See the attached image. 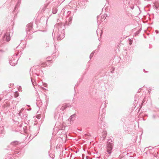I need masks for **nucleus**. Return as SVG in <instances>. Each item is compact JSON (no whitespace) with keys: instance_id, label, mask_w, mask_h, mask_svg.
<instances>
[{"instance_id":"38","label":"nucleus","mask_w":159,"mask_h":159,"mask_svg":"<svg viewBox=\"0 0 159 159\" xmlns=\"http://www.w3.org/2000/svg\"><path fill=\"white\" fill-rule=\"evenodd\" d=\"M152 117L153 118L155 119L156 118V116L154 115H153L152 116Z\"/></svg>"},{"instance_id":"40","label":"nucleus","mask_w":159,"mask_h":159,"mask_svg":"<svg viewBox=\"0 0 159 159\" xmlns=\"http://www.w3.org/2000/svg\"><path fill=\"white\" fill-rule=\"evenodd\" d=\"M31 82H32V84H33V85H34V83H33V80H32V77H31Z\"/></svg>"},{"instance_id":"23","label":"nucleus","mask_w":159,"mask_h":159,"mask_svg":"<svg viewBox=\"0 0 159 159\" xmlns=\"http://www.w3.org/2000/svg\"><path fill=\"white\" fill-rule=\"evenodd\" d=\"M57 11V9L56 7H53L52 8V12L53 14H55L56 13Z\"/></svg>"},{"instance_id":"19","label":"nucleus","mask_w":159,"mask_h":159,"mask_svg":"<svg viewBox=\"0 0 159 159\" xmlns=\"http://www.w3.org/2000/svg\"><path fill=\"white\" fill-rule=\"evenodd\" d=\"M65 15L66 16L67 18L70 17L71 16H72V13H71V11H68L67 12L65 13Z\"/></svg>"},{"instance_id":"32","label":"nucleus","mask_w":159,"mask_h":159,"mask_svg":"<svg viewBox=\"0 0 159 159\" xmlns=\"http://www.w3.org/2000/svg\"><path fill=\"white\" fill-rule=\"evenodd\" d=\"M105 103H106V102H105V101L103 102L102 103L101 107L103 106H103L104 107H106V106H104Z\"/></svg>"},{"instance_id":"59","label":"nucleus","mask_w":159,"mask_h":159,"mask_svg":"<svg viewBox=\"0 0 159 159\" xmlns=\"http://www.w3.org/2000/svg\"><path fill=\"white\" fill-rule=\"evenodd\" d=\"M31 110V109H29V110H28V111H29V110Z\"/></svg>"},{"instance_id":"35","label":"nucleus","mask_w":159,"mask_h":159,"mask_svg":"<svg viewBox=\"0 0 159 159\" xmlns=\"http://www.w3.org/2000/svg\"><path fill=\"white\" fill-rule=\"evenodd\" d=\"M155 32L156 34H158L159 33V31L158 30H155Z\"/></svg>"},{"instance_id":"34","label":"nucleus","mask_w":159,"mask_h":159,"mask_svg":"<svg viewBox=\"0 0 159 159\" xmlns=\"http://www.w3.org/2000/svg\"><path fill=\"white\" fill-rule=\"evenodd\" d=\"M138 95H137L136 94L135 95V99H134V101H137V100H136V98L137 97Z\"/></svg>"},{"instance_id":"62","label":"nucleus","mask_w":159,"mask_h":159,"mask_svg":"<svg viewBox=\"0 0 159 159\" xmlns=\"http://www.w3.org/2000/svg\"><path fill=\"white\" fill-rule=\"evenodd\" d=\"M31 110V109H29V110H28V111H29V110Z\"/></svg>"},{"instance_id":"31","label":"nucleus","mask_w":159,"mask_h":159,"mask_svg":"<svg viewBox=\"0 0 159 159\" xmlns=\"http://www.w3.org/2000/svg\"><path fill=\"white\" fill-rule=\"evenodd\" d=\"M6 106L7 107H8L10 106L9 103H6V104H4V106Z\"/></svg>"},{"instance_id":"1","label":"nucleus","mask_w":159,"mask_h":159,"mask_svg":"<svg viewBox=\"0 0 159 159\" xmlns=\"http://www.w3.org/2000/svg\"><path fill=\"white\" fill-rule=\"evenodd\" d=\"M20 142L18 141H14L11 142L10 145L7 146V150H10L11 151L8 153L9 154L6 158L7 159H11L13 157H20L21 154L20 150L18 148V146L20 144Z\"/></svg>"},{"instance_id":"58","label":"nucleus","mask_w":159,"mask_h":159,"mask_svg":"<svg viewBox=\"0 0 159 159\" xmlns=\"http://www.w3.org/2000/svg\"><path fill=\"white\" fill-rule=\"evenodd\" d=\"M48 61H52V60H48Z\"/></svg>"},{"instance_id":"53","label":"nucleus","mask_w":159,"mask_h":159,"mask_svg":"<svg viewBox=\"0 0 159 159\" xmlns=\"http://www.w3.org/2000/svg\"><path fill=\"white\" fill-rule=\"evenodd\" d=\"M37 66H35V67H34V68H37Z\"/></svg>"},{"instance_id":"13","label":"nucleus","mask_w":159,"mask_h":159,"mask_svg":"<svg viewBox=\"0 0 159 159\" xmlns=\"http://www.w3.org/2000/svg\"><path fill=\"white\" fill-rule=\"evenodd\" d=\"M105 114L104 113H102L101 111L99 112V118H100V120L102 121L103 120V118H104Z\"/></svg>"},{"instance_id":"24","label":"nucleus","mask_w":159,"mask_h":159,"mask_svg":"<svg viewBox=\"0 0 159 159\" xmlns=\"http://www.w3.org/2000/svg\"><path fill=\"white\" fill-rule=\"evenodd\" d=\"M46 65L47 64L45 62H43L41 64H39L38 66L45 67Z\"/></svg>"},{"instance_id":"39","label":"nucleus","mask_w":159,"mask_h":159,"mask_svg":"<svg viewBox=\"0 0 159 159\" xmlns=\"http://www.w3.org/2000/svg\"><path fill=\"white\" fill-rule=\"evenodd\" d=\"M105 134V135H103V136L104 137H106V136H107V133H104Z\"/></svg>"},{"instance_id":"55","label":"nucleus","mask_w":159,"mask_h":159,"mask_svg":"<svg viewBox=\"0 0 159 159\" xmlns=\"http://www.w3.org/2000/svg\"><path fill=\"white\" fill-rule=\"evenodd\" d=\"M148 93H150V91H148Z\"/></svg>"},{"instance_id":"18","label":"nucleus","mask_w":159,"mask_h":159,"mask_svg":"<svg viewBox=\"0 0 159 159\" xmlns=\"http://www.w3.org/2000/svg\"><path fill=\"white\" fill-rule=\"evenodd\" d=\"M74 12H73L72 13V16H70V17H69L68 18H69V19H68V25H70L71 24V22H72V16H73V14H74Z\"/></svg>"},{"instance_id":"36","label":"nucleus","mask_w":159,"mask_h":159,"mask_svg":"<svg viewBox=\"0 0 159 159\" xmlns=\"http://www.w3.org/2000/svg\"><path fill=\"white\" fill-rule=\"evenodd\" d=\"M4 52V51L2 49H0V52L3 53Z\"/></svg>"},{"instance_id":"45","label":"nucleus","mask_w":159,"mask_h":159,"mask_svg":"<svg viewBox=\"0 0 159 159\" xmlns=\"http://www.w3.org/2000/svg\"><path fill=\"white\" fill-rule=\"evenodd\" d=\"M73 2H74V1H72L71 2V3H70V5L71 4H72V3H73Z\"/></svg>"},{"instance_id":"6","label":"nucleus","mask_w":159,"mask_h":159,"mask_svg":"<svg viewBox=\"0 0 159 159\" xmlns=\"http://www.w3.org/2000/svg\"><path fill=\"white\" fill-rule=\"evenodd\" d=\"M33 24L32 23L27 24L26 26V32L27 34H30L31 33L35 32H36L35 30H34L33 28Z\"/></svg>"},{"instance_id":"61","label":"nucleus","mask_w":159,"mask_h":159,"mask_svg":"<svg viewBox=\"0 0 159 159\" xmlns=\"http://www.w3.org/2000/svg\"><path fill=\"white\" fill-rule=\"evenodd\" d=\"M31 110V109H29V110H28V111H29V110Z\"/></svg>"},{"instance_id":"21","label":"nucleus","mask_w":159,"mask_h":159,"mask_svg":"<svg viewBox=\"0 0 159 159\" xmlns=\"http://www.w3.org/2000/svg\"><path fill=\"white\" fill-rule=\"evenodd\" d=\"M146 98H144L143 99V100L142 101V103L140 105V108H141L142 107V106L143 105H144L147 102L146 101Z\"/></svg>"},{"instance_id":"27","label":"nucleus","mask_w":159,"mask_h":159,"mask_svg":"<svg viewBox=\"0 0 159 159\" xmlns=\"http://www.w3.org/2000/svg\"><path fill=\"white\" fill-rule=\"evenodd\" d=\"M95 50L93 51L90 54L89 56V58L90 59H91V58L93 57L94 54L95 53Z\"/></svg>"},{"instance_id":"16","label":"nucleus","mask_w":159,"mask_h":159,"mask_svg":"<svg viewBox=\"0 0 159 159\" xmlns=\"http://www.w3.org/2000/svg\"><path fill=\"white\" fill-rule=\"evenodd\" d=\"M27 114L26 112H24L23 116L21 118L22 121H26L27 120Z\"/></svg>"},{"instance_id":"2","label":"nucleus","mask_w":159,"mask_h":159,"mask_svg":"<svg viewBox=\"0 0 159 159\" xmlns=\"http://www.w3.org/2000/svg\"><path fill=\"white\" fill-rule=\"evenodd\" d=\"M67 23L66 21L64 26L62 23H58L54 26V28L53 30L52 33L53 37H55V36L57 37V40H61L65 37V31L64 29V26Z\"/></svg>"},{"instance_id":"47","label":"nucleus","mask_w":159,"mask_h":159,"mask_svg":"<svg viewBox=\"0 0 159 159\" xmlns=\"http://www.w3.org/2000/svg\"><path fill=\"white\" fill-rule=\"evenodd\" d=\"M102 110H102V112H103V111H105V109H104V108H103Z\"/></svg>"},{"instance_id":"11","label":"nucleus","mask_w":159,"mask_h":159,"mask_svg":"<svg viewBox=\"0 0 159 159\" xmlns=\"http://www.w3.org/2000/svg\"><path fill=\"white\" fill-rule=\"evenodd\" d=\"M4 134L5 131L3 126L0 127V137L3 136Z\"/></svg>"},{"instance_id":"52","label":"nucleus","mask_w":159,"mask_h":159,"mask_svg":"<svg viewBox=\"0 0 159 159\" xmlns=\"http://www.w3.org/2000/svg\"><path fill=\"white\" fill-rule=\"evenodd\" d=\"M100 46V44H99L98 46V48H99Z\"/></svg>"},{"instance_id":"10","label":"nucleus","mask_w":159,"mask_h":159,"mask_svg":"<svg viewBox=\"0 0 159 159\" xmlns=\"http://www.w3.org/2000/svg\"><path fill=\"white\" fill-rule=\"evenodd\" d=\"M24 108H22L18 114V115L20 116L21 119L22 117V116H23L24 112H25V111H24Z\"/></svg>"},{"instance_id":"5","label":"nucleus","mask_w":159,"mask_h":159,"mask_svg":"<svg viewBox=\"0 0 159 159\" xmlns=\"http://www.w3.org/2000/svg\"><path fill=\"white\" fill-rule=\"evenodd\" d=\"M14 121L16 122L15 123H18V125L17 126V129L18 131H20L21 132H22V130H23L24 133H27V127L25 125H27L26 124L24 123V124H23V123H21L20 125H19V123L17 121Z\"/></svg>"},{"instance_id":"20","label":"nucleus","mask_w":159,"mask_h":159,"mask_svg":"<svg viewBox=\"0 0 159 159\" xmlns=\"http://www.w3.org/2000/svg\"><path fill=\"white\" fill-rule=\"evenodd\" d=\"M75 114H74L71 115L69 118V120L70 121L73 120L75 119Z\"/></svg>"},{"instance_id":"54","label":"nucleus","mask_w":159,"mask_h":159,"mask_svg":"<svg viewBox=\"0 0 159 159\" xmlns=\"http://www.w3.org/2000/svg\"><path fill=\"white\" fill-rule=\"evenodd\" d=\"M106 1H107V2H108L109 1V0H106Z\"/></svg>"},{"instance_id":"42","label":"nucleus","mask_w":159,"mask_h":159,"mask_svg":"<svg viewBox=\"0 0 159 159\" xmlns=\"http://www.w3.org/2000/svg\"><path fill=\"white\" fill-rule=\"evenodd\" d=\"M83 78H84V76L83 75L82 76V77L81 78L80 80H83Z\"/></svg>"},{"instance_id":"28","label":"nucleus","mask_w":159,"mask_h":159,"mask_svg":"<svg viewBox=\"0 0 159 159\" xmlns=\"http://www.w3.org/2000/svg\"><path fill=\"white\" fill-rule=\"evenodd\" d=\"M19 93L18 92L16 93H14V96L15 98H17L19 96Z\"/></svg>"},{"instance_id":"44","label":"nucleus","mask_w":159,"mask_h":159,"mask_svg":"<svg viewBox=\"0 0 159 159\" xmlns=\"http://www.w3.org/2000/svg\"><path fill=\"white\" fill-rule=\"evenodd\" d=\"M143 70V71H144L145 72H148L147 71H145V69H144Z\"/></svg>"},{"instance_id":"9","label":"nucleus","mask_w":159,"mask_h":159,"mask_svg":"<svg viewBox=\"0 0 159 159\" xmlns=\"http://www.w3.org/2000/svg\"><path fill=\"white\" fill-rule=\"evenodd\" d=\"M42 105V103L39 97H38L37 99L36 105L39 108Z\"/></svg>"},{"instance_id":"3","label":"nucleus","mask_w":159,"mask_h":159,"mask_svg":"<svg viewBox=\"0 0 159 159\" xmlns=\"http://www.w3.org/2000/svg\"><path fill=\"white\" fill-rule=\"evenodd\" d=\"M19 53V52H16L15 55H13L9 57V63L11 65L14 66L17 64V62L19 58L17 57V56Z\"/></svg>"},{"instance_id":"49","label":"nucleus","mask_w":159,"mask_h":159,"mask_svg":"<svg viewBox=\"0 0 159 159\" xmlns=\"http://www.w3.org/2000/svg\"><path fill=\"white\" fill-rule=\"evenodd\" d=\"M129 157H133V156H130Z\"/></svg>"},{"instance_id":"29","label":"nucleus","mask_w":159,"mask_h":159,"mask_svg":"<svg viewBox=\"0 0 159 159\" xmlns=\"http://www.w3.org/2000/svg\"><path fill=\"white\" fill-rule=\"evenodd\" d=\"M128 41H129V44L130 45H131L132 43V42H133L132 40L131 39H128Z\"/></svg>"},{"instance_id":"64","label":"nucleus","mask_w":159,"mask_h":159,"mask_svg":"<svg viewBox=\"0 0 159 159\" xmlns=\"http://www.w3.org/2000/svg\"><path fill=\"white\" fill-rule=\"evenodd\" d=\"M59 159H62L61 158H59Z\"/></svg>"},{"instance_id":"57","label":"nucleus","mask_w":159,"mask_h":159,"mask_svg":"<svg viewBox=\"0 0 159 159\" xmlns=\"http://www.w3.org/2000/svg\"><path fill=\"white\" fill-rule=\"evenodd\" d=\"M54 47L56 48V45H54Z\"/></svg>"},{"instance_id":"26","label":"nucleus","mask_w":159,"mask_h":159,"mask_svg":"<svg viewBox=\"0 0 159 159\" xmlns=\"http://www.w3.org/2000/svg\"><path fill=\"white\" fill-rule=\"evenodd\" d=\"M68 11L67 10L66 8H64L62 10V11L61 12H63V14L65 16H66L65 13L67 12V11Z\"/></svg>"},{"instance_id":"15","label":"nucleus","mask_w":159,"mask_h":159,"mask_svg":"<svg viewBox=\"0 0 159 159\" xmlns=\"http://www.w3.org/2000/svg\"><path fill=\"white\" fill-rule=\"evenodd\" d=\"M56 1V0H47L46 1V4L48 5L51 3V4L54 5V3H55Z\"/></svg>"},{"instance_id":"17","label":"nucleus","mask_w":159,"mask_h":159,"mask_svg":"<svg viewBox=\"0 0 159 159\" xmlns=\"http://www.w3.org/2000/svg\"><path fill=\"white\" fill-rule=\"evenodd\" d=\"M101 21H102V20L100 15L98 16L97 17V22L98 26L99 25V24L101 23Z\"/></svg>"},{"instance_id":"22","label":"nucleus","mask_w":159,"mask_h":159,"mask_svg":"<svg viewBox=\"0 0 159 159\" xmlns=\"http://www.w3.org/2000/svg\"><path fill=\"white\" fill-rule=\"evenodd\" d=\"M107 16V15L106 14H105L101 16L102 20V21H103L105 20Z\"/></svg>"},{"instance_id":"41","label":"nucleus","mask_w":159,"mask_h":159,"mask_svg":"<svg viewBox=\"0 0 159 159\" xmlns=\"http://www.w3.org/2000/svg\"><path fill=\"white\" fill-rule=\"evenodd\" d=\"M77 6V3H76V4H75V6H74V8H76Z\"/></svg>"},{"instance_id":"33","label":"nucleus","mask_w":159,"mask_h":159,"mask_svg":"<svg viewBox=\"0 0 159 159\" xmlns=\"http://www.w3.org/2000/svg\"><path fill=\"white\" fill-rule=\"evenodd\" d=\"M114 70H115L114 68H112L111 70L110 71V72H111V73H113L114 72Z\"/></svg>"},{"instance_id":"12","label":"nucleus","mask_w":159,"mask_h":159,"mask_svg":"<svg viewBox=\"0 0 159 159\" xmlns=\"http://www.w3.org/2000/svg\"><path fill=\"white\" fill-rule=\"evenodd\" d=\"M40 70L39 69H38L37 68V70H36L35 69V70H33L32 71V74L33 75H36L37 76H38L39 75V72H40Z\"/></svg>"},{"instance_id":"56","label":"nucleus","mask_w":159,"mask_h":159,"mask_svg":"<svg viewBox=\"0 0 159 159\" xmlns=\"http://www.w3.org/2000/svg\"><path fill=\"white\" fill-rule=\"evenodd\" d=\"M65 0H61V1H62V2H63V1H64Z\"/></svg>"},{"instance_id":"46","label":"nucleus","mask_w":159,"mask_h":159,"mask_svg":"<svg viewBox=\"0 0 159 159\" xmlns=\"http://www.w3.org/2000/svg\"><path fill=\"white\" fill-rule=\"evenodd\" d=\"M17 100H17V102H19V101H20V99H18H18H17Z\"/></svg>"},{"instance_id":"4","label":"nucleus","mask_w":159,"mask_h":159,"mask_svg":"<svg viewBox=\"0 0 159 159\" xmlns=\"http://www.w3.org/2000/svg\"><path fill=\"white\" fill-rule=\"evenodd\" d=\"M114 142L110 138V139H108L107 142V150L106 152L108 154H110L112 153V150L113 149V146Z\"/></svg>"},{"instance_id":"60","label":"nucleus","mask_w":159,"mask_h":159,"mask_svg":"<svg viewBox=\"0 0 159 159\" xmlns=\"http://www.w3.org/2000/svg\"><path fill=\"white\" fill-rule=\"evenodd\" d=\"M31 110V109H29V110H28V111H29V110Z\"/></svg>"},{"instance_id":"25","label":"nucleus","mask_w":159,"mask_h":159,"mask_svg":"<svg viewBox=\"0 0 159 159\" xmlns=\"http://www.w3.org/2000/svg\"><path fill=\"white\" fill-rule=\"evenodd\" d=\"M141 31V29H140L139 30H138L137 31H136L134 33V35L135 36H136L138 35L140 33Z\"/></svg>"},{"instance_id":"43","label":"nucleus","mask_w":159,"mask_h":159,"mask_svg":"<svg viewBox=\"0 0 159 159\" xmlns=\"http://www.w3.org/2000/svg\"><path fill=\"white\" fill-rule=\"evenodd\" d=\"M155 9H157V7L156 6H155Z\"/></svg>"},{"instance_id":"48","label":"nucleus","mask_w":159,"mask_h":159,"mask_svg":"<svg viewBox=\"0 0 159 159\" xmlns=\"http://www.w3.org/2000/svg\"><path fill=\"white\" fill-rule=\"evenodd\" d=\"M140 92V91H139V90H138V92H137V93H139V92Z\"/></svg>"},{"instance_id":"14","label":"nucleus","mask_w":159,"mask_h":159,"mask_svg":"<svg viewBox=\"0 0 159 159\" xmlns=\"http://www.w3.org/2000/svg\"><path fill=\"white\" fill-rule=\"evenodd\" d=\"M101 121V123H99V124L98 125V126L100 127L101 129H102L103 130L104 128L102 127V125H103V127H105L106 126V123L105 122L102 121Z\"/></svg>"},{"instance_id":"8","label":"nucleus","mask_w":159,"mask_h":159,"mask_svg":"<svg viewBox=\"0 0 159 159\" xmlns=\"http://www.w3.org/2000/svg\"><path fill=\"white\" fill-rule=\"evenodd\" d=\"M20 1H21V0H18L16 4V5L14 7V9L13 10V12L14 13L15 12H16L17 11V10L18 8H19V7L20 5Z\"/></svg>"},{"instance_id":"7","label":"nucleus","mask_w":159,"mask_h":159,"mask_svg":"<svg viewBox=\"0 0 159 159\" xmlns=\"http://www.w3.org/2000/svg\"><path fill=\"white\" fill-rule=\"evenodd\" d=\"M12 30L11 29V30H9V32H8V30H7V32L6 33L4 34L3 36V39L4 40L9 42L11 39V37L10 36V33L11 31Z\"/></svg>"},{"instance_id":"51","label":"nucleus","mask_w":159,"mask_h":159,"mask_svg":"<svg viewBox=\"0 0 159 159\" xmlns=\"http://www.w3.org/2000/svg\"><path fill=\"white\" fill-rule=\"evenodd\" d=\"M76 9H75L74 10H75L74 12H76Z\"/></svg>"},{"instance_id":"37","label":"nucleus","mask_w":159,"mask_h":159,"mask_svg":"<svg viewBox=\"0 0 159 159\" xmlns=\"http://www.w3.org/2000/svg\"><path fill=\"white\" fill-rule=\"evenodd\" d=\"M54 117L55 119H56L57 118V115L55 114L54 115Z\"/></svg>"},{"instance_id":"50","label":"nucleus","mask_w":159,"mask_h":159,"mask_svg":"<svg viewBox=\"0 0 159 159\" xmlns=\"http://www.w3.org/2000/svg\"><path fill=\"white\" fill-rule=\"evenodd\" d=\"M2 99V98L0 97V101H1Z\"/></svg>"},{"instance_id":"30","label":"nucleus","mask_w":159,"mask_h":159,"mask_svg":"<svg viewBox=\"0 0 159 159\" xmlns=\"http://www.w3.org/2000/svg\"><path fill=\"white\" fill-rule=\"evenodd\" d=\"M49 157H51V158L52 159H54V155H51L50 154H49Z\"/></svg>"},{"instance_id":"63","label":"nucleus","mask_w":159,"mask_h":159,"mask_svg":"<svg viewBox=\"0 0 159 159\" xmlns=\"http://www.w3.org/2000/svg\"><path fill=\"white\" fill-rule=\"evenodd\" d=\"M151 90V89H150H150H149V90Z\"/></svg>"}]
</instances>
